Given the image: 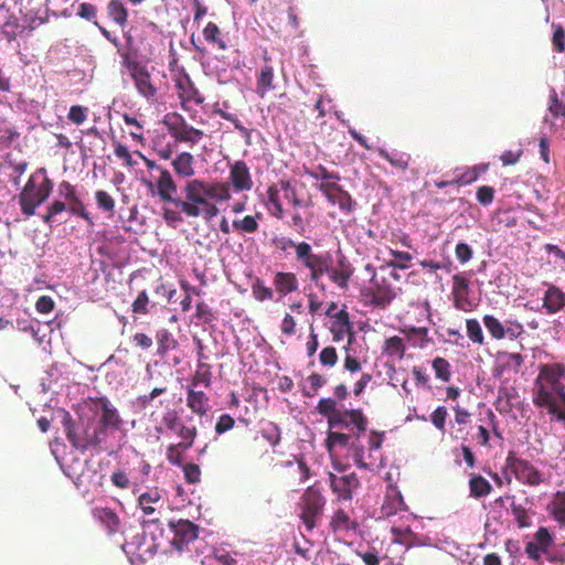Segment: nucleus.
<instances>
[{
  "mask_svg": "<svg viewBox=\"0 0 565 565\" xmlns=\"http://www.w3.org/2000/svg\"><path fill=\"white\" fill-rule=\"evenodd\" d=\"M355 268L349 258L340 250L337 253L335 265L332 266L330 259L327 262V271L330 281L342 290L349 288V282L354 275Z\"/></svg>",
  "mask_w": 565,
  "mask_h": 565,
  "instance_id": "10",
  "label": "nucleus"
},
{
  "mask_svg": "<svg viewBox=\"0 0 565 565\" xmlns=\"http://www.w3.org/2000/svg\"><path fill=\"white\" fill-rule=\"evenodd\" d=\"M252 295L255 300L259 302L269 301L274 299L275 289H271L265 285V282L256 277L252 284Z\"/></svg>",
  "mask_w": 565,
  "mask_h": 565,
  "instance_id": "43",
  "label": "nucleus"
},
{
  "mask_svg": "<svg viewBox=\"0 0 565 565\" xmlns=\"http://www.w3.org/2000/svg\"><path fill=\"white\" fill-rule=\"evenodd\" d=\"M23 29L24 28L19 23V19L14 15H10L2 25V35L7 41L12 42L17 40Z\"/></svg>",
  "mask_w": 565,
  "mask_h": 565,
  "instance_id": "47",
  "label": "nucleus"
},
{
  "mask_svg": "<svg viewBox=\"0 0 565 565\" xmlns=\"http://www.w3.org/2000/svg\"><path fill=\"white\" fill-rule=\"evenodd\" d=\"M99 404L102 407V415L97 425L102 428V434L106 437V429H118L121 424V419L117 409L111 406L106 397L99 398Z\"/></svg>",
  "mask_w": 565,
  "mask_h": 565,
  "instance_id": "25",
  "label": "nucleus"
},
{
  "mask_svg": "<svg viewBox=\"0 0 565 565\" xmlns=\"http://www.w3.org/2000/svg\"><path fill=\"white\" fill-rule=\"evenodd\" d=\"M162 424L168 430L173 431L178 437H180L182 443L194 444L198 436V428L195 426H186L183 424L175 411L167 412L162 417Z\"/></svg>",
  "mask_w": 565,
  "mask_h": 565,
  "instance_id": "21",
  "label": "nucleus"
},
{
  "mask_svg": "<svg viewBox=\"0 0 565 565\" xmlns=\"http://www.w3.org/2000/svg\"><path fill=\"white\" fill-rule=\"evenodd\" d=\"M406 345L404 339L397 335L387 338L382 347L383 355L402 361L405 356Z\"/></svg>",
  "mask_w": 565,
  "mask_h": 565,
  "instance_id": "32",
  "label": "nucleus"
},
{
  "mask_svg": "<svg viewBox=\"0 0 565 565\" xmlns=\"http://www.w3.org/2000/svg\"><path fill=\"white\" fill-rule=\"evenodd\" d=\"M202 33L204 40L216 45L218 50L225 51L227 49V44L222 36V31L216 23L209 22Z\"/></svg>",
  "mask_w": 565,
  "mask_h": 565,
  "instance_id": "38",
  "label": "nucleus"
},
{
  "mask_svg": "<svg viewBox=\"0 0 565 565\" xmlns=\"http://www.w3.org/2000/svg\"><path fill=\"white\" fill-rule=\"evenodd\" d=\"M168 200L162 203H170L179 209L189 218H203L209 222L220 214L218 204L226 203L232 199L230 184L225 181H207L205 179H192L182 185V196L178 195V184Z\"/></svg>",
  "mask_w": 565,
  "mask_h": 565,
  "instance_id": "1",
  "label": "nucleus"
},
{
  "mask_svg": "<svg viewBox=\"0 0 565 565\" xmlns=\"http://www.w3.org/2000/svg\"><path fill=\"white\" fill-rule=\"evenodd\" d=\"M137 154L142 159L146 168L150 171L158 172V177L154 181L156 193L160 201L168 200L170 198L169 192L175 190V180L170 170L158 164L154 160L147 158L142 152L137 151Z\"/></svg>",
  "mask_w": 565,
  "mask_h": 565,
  "instance_id": "9",
  "label": "nucleus"
},
{
  "mask_svg": "<svg viewBox=\"0 0 565 565\" xmlns=\"http://www.w3.org/2000/svg\"><path fill=\"white\" fill-rule=\"evenodd\" d=\"M329 482L338 499L343 501H350L353 497V491L360 487L359 478L354 472L342 476L329 473Z\"/></svg>",
  "mask_w": 565,
  "mask_h": 565,
  "instance_id": "19",
  "label": "nucleus"
},
{
  "mask_svg": "<svg viewBox=\"0 0 565 565\" xmlns=\"http://www.w3.org/2000/svg\"><path fill=\"white\" fill-rule=\"evenodd\" d=\"M371 282L372 287L367 292V296L371 297V302L375 307L386 308L396 297L392 285L385 278L377 280L375 277L372 278Z\"/></svg>",
  "mask_w": 565,
  "mask_h": 565,
  "instance_id": "22",
  "label": "nucleus"
},
{
  "mask_svg": "<svg viewBox=\"0 0 565 565\" xmlns=\"http://www.w3.org/2000/svg\"><path fill=\"white\" fill-rule=\"evenodd\" d=\"M138 508L142 511L147 520L142 521V526L154 524L159 519L154 516L156 512L163 507L162 491L158 487L149 488L146 492L141 493L137 500Z\"/></svg>",
  "mask_w": 565,
  "mask_h": 565,
  "instance_id": "14",
  "label": "nucleus"
},
{
  "mask_svg": "<svg viewBox=\"0 0 565 565\" xmlns=\"http://www.w3.org/2000/svg\"><path fill=\"white\" fill-rule=\"evenodd\" d=\"M379 154L384 160L388 161L393 167L399 170H406L409 164L411 156L407 153H391L385 149H380Z\"/></svg>",
  "mask_w": 565,
  "mask_h": 565,
  "instance_id": "44",
  "label": "nucleus"
},
{
  "mask_svg": "<svg viewBox=\"0 0 565 565\" xmlns=\"http://www.w3.org/2000/svg\"><path fill=\"white\" fill-rule=\"evenodd\" d=\"M518 398V392L514 387H500L498 397L494 402L495 409L500 414H509L514 408V402Z\"/></svg>",
  "mask_w": 565,
  "mask_h": 565,
  "instance_id": "30",
  "label": "nucleus"
},
{
  "mask_svg": "<svg viewBox=\"0 0 565 565\" xmlns=\"http://www.w3.org/2000/svg\"><path fill=\"white\" fill-rule=\"evenodd\" d=\"M330 526L333 530V532H349L355 530L358 523L351 520V518L344 510L339 509L334 512L330 522Z\"/></svg>",
  "mask_w": 565,
  "mask_h": 565,
  "instance_id": "36",
  "label": "nucleus"
},
{
  "mask_svg": "<svg viewBox=\"0 0 565 565\" xmlns=\"http://www.w3.org/2000/svg\"><path fill=\"white\" fill-rule=\"evenodd\" d=\"M550 514L562 526L565 527V491H557L548 504Z\"/></svg>",
  "mask_w": 565,
  "mask_h": 565,
  "instance_id": "35",
  "label": "nucleus"
},
{
  "mask_svg": "<svg viewBox=\"0 0 565 565\" xmlns=\"http://www.w3.org/2000/svg\"><path fill=\"white\" fill-rule=\"evenodd\" d=\"M554 33H553V46L554 50L558 53H563L565 51V30L562 25H553Z\"/></svg>",
  "mask_w": 565,
  "mask_h": 565,
  "instance_id": "64",
  "label": "nucleus"
},
{
  "mask_svg": "<svg viewBox=\"0 0 565 565\" xmlns=\"http://www.w3.org/2000/svg\"><path fill=\"white\" fill-rule=\"evenodd\" d=\"M194 162L195 159L192 153L188 151H183L178 153L172 160H171V167L174 172V174L180 179L192 180L194 179L193 175L195 174L194 169Z\"/></svg>",
  "mask_w": 565,
  "mask_h": 565,
  "instance_id": "24",
  "label": "nucleus"
},
{
  "mask_svg": "<svg viewBox=\"0 0 565 565\" xmlns=\"http://www.w3.org/2000/svg\"><path fill=\"white\" fill-rule=\"evenodd\" d=\"M369 419L361 408H345L338 415L333 430L337 428L348 429L351 435L361 436L367 430Z\"/></svg>",
  "mask_w": 565,
  "mask_h": 565,
  "instance_id": "12",
  "label": "nucleus"
},
{
  "mask_svg": "<svg viewBox=\"0 0 565 565\" xmlns=\"http://www.w3.org/2000/svg\"><path fill=\"white\" fill-rule=\"evenodd\" d=\"M262 218L260 213L255 215H246L243 218H236L232 222V227L241 234H254L258 231V220Z\"/></svg>",
  "mask_w": 565,
  "mask_h": 565,
  "instance_id": "37",
  "label": "nucleus"
},
{
  "mask_svg": "<svg viewBox=\"0 0 565 565\" xmlns=\"http://www.w3.org/2000/svg\"><path fill=\"white\" fill-rule=\"evenodd\" d=\"M469 280L463 274H456L452 276L451 296L454 306L461 311H471L473 308L472 301L469 299Z\"/></svg>",
  "mask_w": 565,
  "mask_h": 565,
  "instance_id": "20",
  "label": "nucleus"
},
{
  "mask_svg": "<svg viewBox=\"0 0 565 565\" xmlns=\"http://www.w3.org/2000/svg\"><path fill=\"white\" fill-rule=\"evenodd\" d=\"M158 354L163 356L167 352L174 350L178 342L173 339L167 329H161L157 332Z\"/></svg>",
  "mask_w": 565,
  "mask_h": 565,
  "instance_id": "46",
  "label": "nucleus"
},
{
  "mask_svg": "<svg viewBox=\"0 0 565 565\" xmlns=\"http://www.w3.org/2000/svg\"><path fill=\"white\" fill-rule=\"evenodd\" d=\"M565 365L563 363L542 364L532 387V402L535 407L545 409L552 419L565 424Z\"/></svg>",
  "mask_w": 565,
  "mask_h": 565,
  "instance_id": "2",
  "label": "nucleus"
},
{
  "mask_svg": "<svg viewBox=\"0 0 565 565\" xmlns=\"http://www.w3.org/2000/svg\"><path fill=\"white\" fill-rule=\"evenodd\" d=\"M193 446V444L191 443H178V444H171L168 446L167 448V460L169 461V463L173 465V466H183L182 465V461H183V456H182V452L183 451H186L188 449H190L191 447Z\"/></svg>",
  "mask_w": 565,
  "mask_h": 565,
  "instance_id": "42",
  "label": "nucleus"
},
{
  "mask_svg": "<svg viewBox=\"0 0 565 565\" xmlns=\"http://www.w3.org/2000/svg\"><path fill=\"white\" fill-rule=\"evenodd\" d=\"M358 435H350L342 431H327L324 440L326 448L332 452L334 447H347L352 452L354 463L364 470H371L374 466V460L367 462L364 458V446L360 441Z\"/></svg>",
  "mask_w": 565,
  "mask_h": 565,
  "instance_id": "5",
  "label": "nucleus"
},
{
  "mask_svg": "<svg viewBox=\"0 0 565 565\" xmlns=\"http://www.w3.org/2000/svg\"><path fill=\"white\" fill-rule=\"evenodd\" d=\"M467 337L469 340L478 345L484 343V337L480 322L477 319L466 320Z\"/></svg>",
  "mask_w": 565,
  "mask_h": 565,
  "instance_id": "50",
  "label": "nucleus"
},
{
  "mask_svg": "<svg viewBox=\"0 0 565 565\" xmlns=\"http://www.w3.org/2000/svg\"><path fill=\"white\" fill-rule=\"evenodd\" d=\"M534 540L525 545L526 556L541 564L542 555L547 554L548 550L554 545V536L547 527L541 526L534 534Z\"/></svg>",
  "mask_w": 565,
  "mask_h": 565,
  "instance_id": "16",
  "label": "nucleus"
},
{
  "mask_svg": "<svg viewBox=\"0 0 565 565\" xmlns=\"http://www.w3.org/2000/svg\"><path fill=\"white\" fill-rule=\"evenodd\" d=\"M96 204L99 210L113 214L115 212V200L114 198L104 190H98L95 193Z\"/></svg>",
  "mask_w": 565,
  "mask_h": 565,
  "instance_id": "54",
  "label": "nucleus"
},
{
  "mask_svg": "<svg viewBox=\"0 0 565 565\" xmlns=\"http://www.w3.org/2000/svg\"><path fill=\"white\" fill-rule=\"evenodd\" d=\"M504 498L508 500H511L510 508H511V512L514 516V520L518 524V527L525 529V527L531 526L532 521L527 513V510L522 504L515 502L514 495L508 494Z\"/></svg>",
  "mask_w": 565,
  "mask_h": 565,
  "instance_id": "39",
  "label": "nucleus"
},
{
  "mask_svg": "<svg viewBox=\"0 0 565 565\" xmlns=\"http://www.w3.org/2000/svg\"><path fill=\"white\" fill-rule=\"evenodd\" d=\"M93 514L104 525L109 535H114L120 531V519L113 509L96 508L94 509Z\"/></svg>",
  "mask_w": 565,
  "mask_h": 565,
  "instance_id": "28",
  "label": "nucleus"
},
{
  "mask_svg": "<svg viewBox=\"0 0 565 565\" xmlns=\"http://www.w3.org/2000/svg\"><path fill=\"white\" fill-rule=\"evenodd\" d=\"M328 259H330L329 254L313 253L309 243L306 246H301L299 255L296 257V260L308 270L309 280L317 286H319V281L326 275Z\"/></svg>",
  "mask_w": 565,
  "mask_h": 565,
  "instance_id": "8",
  "label": "nucleus"
},
{
  "mask_svg": "<svg viewBox=\"0 0 565 565\" xmlns=\"http://www.w3.org/2000/svg\"><path fill=\"white\" fill-rule=\"evenodd\" d=\"M306 173L315 180L321 182L340 181L341 177L337 172L329 171L324 166L319 164L313 170H306Z\"/></svg>",
  "mask_w": 565,
  "mask_h": 565,
  "instance_id": "51",
  "label": "nucleus"
},
{
  "mask_svg": "<svg viewBox=\"0 0 565 565\" xmlns=\"http://www.w3.org/2000/svg\"><path fill=\"white\" fill-rule=\"evenodd\" d=\"M390 254L395 258V260L387 263L390 267L398 269H407L409 267V263L413 259V256L409 253L391 248Z\"/></svg>",
  "mask_w": 565,
  "mask_h": 565,
  "instance_id": "55",
  "label": "nucleus"
},
{
  "mask_svg": "<svg viewBox=\"0 0 565 565\" xmlns=\"http://www.w3.org/2000/svg\"><path fill=\"white\" fill-rule=\"evenodd\" d=\"M186 406L198 416L203 417L210 411V398L203 391L186 387Z\"/></svg>",
  "mask_w": 565,
  "mask_h": 565,
  "instance_id": "26",
  "label": "nucleus"
},
{
  "mask_svg": "<svg viewBox=\"0 0 565 565\" xmlns=\"http://www.w3.org/2000/svg\"><path fill=\"white\" fill-rule=\"evenodd\" d=\"M169 526L173 532L172 545L182 551L184 546L198 539V526L189 520L170 521Z\"/></svg>",
  "mask_w": 565,
  "mask_h": 565,
  "instance_id": "17",
  "label": "nucleus"
},
{
  "mask_svg": "<svg viewBox=\"0 0 565 565\" xmlns=\"http://www.w3.org/2000/svg\"><path fill=\"white\" fill-rule=\"evenodd\" d=\"M182 215L184 214L177 207L174 210L170 207H164L162 210V217L164 222L171 227H175L178 224L183 222Z\"/></svg>",
  "mask_w": 565,
  "mask_h": 565,
  "instance_id": "60",
  "label": "nucleus"
},
{
  "mask_svg": "<svg viewBox=\"0 0 565 565\" xmlns=\"http://www.w3.org/2000/svg\"><path fill=\"white\" fill-rule=\"evenodd\" d=\"M565 307V292L554 286H548L543 297V308L547 313L553 315L561 311Z\"/></svg>",
  "mask_w": 565,
  "mask_h": 565,
  "instance_id": "27",
  "label": "nucleus"
},
{
  "mask_svg": "<svg viewBox=\"0 0 565 565\" xmlns=\"http://www.w3.org/2000/svg\"><path fill=\"white\" fill-rule=\"evenodd\" d=\"M280 191H282L279 186V182L276 184H271L268 186L266 194H267V202L266 206L268 207L270 214L276 217L277 220H281L285 215V211L282 207V203L280 201Z\"/></svg>",
  "mask_w": 565,
  "mask_h": 565,
  "instance_id": "33",
  "label": "nucleus"
},
{
  "mask_svg": "<svg viewBox=\"0 0 565 565\" xmlns=\"http://www.w3.org/2000/svg\"><path fill=\"white\" fill-rule=\"evenodd\" d=\"M433 369L438 380L443 382H449L451 377L450 363L441 358L437 356L433 360Z\"/></svg>",
  "mask_w": 565,
  "mask_h": 565,
  "instance_id": "52",
  "label": "nucleus"
},
{
  "mask_svg": "<svg viewBox=\"0 0 565 565\" xmlns=\"http://www.w3.org/2000/svg\"><path fill=\"white\" fill-rule=\"evenodd\" d=\"M507 466L513 471L515 478L524 484L536 487L543 481V475L539 469L527 460L515 457L512 452L508 455Z\"/></svg>",
  "mask_w": 565,
  "mask_h": 565,
  "instance_id": "11",
  "label": "nucleus"
},
{
  "mask_svg": "<svg viewBox=\"0 0 565 565\" xmlns=\"http://www.w3.org/2000/svg\"><path fill=\"white\" fill-rule=\"evenodd\" d=\"M273 286L279 297H286L287 295L298 291L299 280L297 275L292 271L277 270L273 274Z\"/></svg>",
  "mask_w": 565,
  "mask_h": 565,
  "instance_id": "23",
  "label": "nucleus"
},
{
  "mask_svg": "<svg viewBox=\"0 0 565 565\" xmlns=\"http://www.w3.org/2000/svg\"><path fill=\"white\" fill-rule=\"evenodd\" d=\"M307 244L308 243L305 241L295 242L290 237H279V238L274 239V245L276 246L277 249H279L281 252H287L289 248H294L295 257H297L299 255L301 246H306Z\"/></svg>",
  "mask_w": 565,
  "mask_h": 565,
  "instance_id": "56",
  "label": "nucleus"
},
{
  "mask_svg": "<svg viewBox=\"0 0 565 565\" xmlns=\"http://www.w3.org/2000/svg\"><path fill=\"white\" fill-rule=\"evenodd\" d=\"M67 210L85 220L89 225H94V221L90 214L87 212L84 202L78 198V195L74 196L70 201H67Z\"/></svg>",
  "mask_w": 565,
  "mask_h": 565,
  "instance_id": "49",
  "label": "nucleus"
},
{
  "mask_svg": "<svg viewBox=\"0 0 565 565\" xmlns=\"http://www.w3.org/2000/svg\"><path fill=\"white\" fill-rule=\"evenodd\" d=\"M230 189L235 192H247L253 189L254 182L249 168L243 160H237L230 166L228 182Z\"/></svg>",
  "mask_w": 565,
  "mask_h": 565,
  "instance_id": "18",
  "label": "nucleus"
},
{
  "mask_svg": "<svg viewBox=\"0 0 565 565\" xmlns=\"http://www.w3.org/2000/svg\"><path fill=\"white\" fill-rule=\"evenodd\" d=\"M319 361L323 366L332 367L338 362V353L335 348L326 347L321 350L319 354Z\"/></svg>",
  "mask_w": 565,
  "mask_h": 565,
  "instance_id": "61",
  "label": "nucleus"
},
{
  "mask_svg": "<svg viewBox=\"0 0 565 565\" xmlns=\"http://www.w3.org/2000/svg\"><path fill=\"white\" fill-rule=\"evenodd\" d=\"M483 324L493 339L502 340L505 337V327L494 316L486 315L483 317Z\"/></svg>",
  "mask_w": 565,
  "mask_h": 565,
  "instance_id": "48",
  "label": "nucleus"
},
{
  "mask_svg": "<svg viewBox=\"0 0 565 565\" xmlns=\"http://www.w3.org/2000/svg\"><path fill=\"white\" fill-rule=\"evenodd\" d=\"M128 68L137 92L147 100H154L158 89L148 68L139 62H130Z\"/></svg>",
  "mask_w": 565,
  "mask_h": 565,
  "instance_id": "15",
  "label": "nucleus"
},
{
  "mask_svg": "<svg viewBox=\"0 0 565 565\" xmlns=\"http://www.w3.org/2000/svg\"><path fill=\"white\" fill-rule=\"evenodd\" d=\"M178 87L181 89L179 97L182 102H194L196 105L204 103V96L191 83L188 87H183L181 84H179Z\"/></svg>",
  "mask_w": 565,
  "mask_h": 565,
  "instance_id": "53",
  "label": "nucleus"
},
{
  "mask_svg": "<svg viewBox=\"0 0 565 565\" xmlns=\"http://www.w3.org/2000/svg\"><path fill=\"white\" fill-rule=\"evenodd\" d=\"M326 499L320 490L316 487L306 489L298 503L300 510V519L306 525L307 530L311 531L317 521L323 515Z\"/></svg>",
  "mask_w": 565,
  "mask_h": 565,
  "instance_id": "6",
  "label": "nucleus"
},
{
  "mask_svg": "<svg viewBox=\"0 0 565 565\" xmlns=\"http://www.w3.org/2000/svg\"><path fill=\"white\" fill-rule=\"evenodd\" d=\"M469 490L472 498L480 499L491 493L492 486L484 477L472 473L469 479Z\"/></svg>",
  "mask_w": 565,
  "mask_h": 565,
  "instance_id": "34",
  "label": "nucleus"
},
{
  "mask_svg": "<svg viewBox=\"0 0 565 565\" xmlns=\"http://www.w3.org/2000/svg\"><path fill=\"white\" fill-rule=\"evenodd\" d=\"M107 13L109 18L120 26L126 24L128 11L121 0H110L107 4Z\"/></svg>",
  "mask_w": 565,
  "mask_h": 565,
  "instance_id": "41",
  "label": "nucleus"
},
{
  "mask_svg": "<svg viewBox=\"0 0 565 565\" xmlns=\"http://www.w3.org/2000/svg\"><path fill=\"white\" fill-rule=\"evenodd\" d=\"M67 210L66 203L60 200L53 201L46 209V213L42 216L45 224H50L53 217Z\"/></svg>",
  "mask_w": 565,
  "mask_h": 565,
  "instance_id": "59",
  "label": "nucleus"
},
{
  "mask_svg": "<svg viewBox=\"0 0 565 565\" xmlns=\"http://www.w3.org/2000/svg\"><path fill=\"white\" fill-rule=\"evenodd\" d=\"M53 182L45 177L41 183H36L35 177L31 175L18 195L21 212L26 217L35 214L36 207L43 204L50 196Z\"/></svg>",
  "mask_w": 565,
  "mask_h": 565,
  "instance_id": "4",
  "label": "nucleus"
},
{
  "mask_svg": "<svg viewBox=\"0 0 565 565\" xmlns=\"http://www.w3.org/2000/svg\"><path fill=\"white\" fill-rule=\"evenodd\" d=\"M307 381L310 384V391L303 390V395L307 397L315 396L318 393V391L327 383V379L319 373L310 374Z\"/></svg>",
  "mask_w": 565,
  "mask_h": 565,
  "instance_id": "57",
  "label": "nucleus"
},
{
  "mask_svg": "<svg viewBox=\"0 0 565 565\" xmlns=\"http://www.w3.org/2000/svg\"><path fill=\"white\" fill-rule=\"evenodd\" d=\"M274 68L271 65H264L257 77V93L264 96L267 92L274 89Z\"/></svg>",
  "mask_w": 565,
  "mask_h": 565,
  "instance_id": "40",
  "label": "nucleus"
},
{
  "mask_svg": "<svg viewBox=\"0 0 565 565\" xmlns=\"http://www.w3.org/2000/svg\"><path fill=\"white\" fill-rule=\"evenodd\" d=\"M163 125L175 142H185L190 146H194L204 136L202 130L190 126L184 117L177 113L166 115Z\"/></svg>",
  "mask_w": 565,
  "mask_h": 565,
  "instance_id": "7",
  "label": "nucleus"
},
{
  "mask_svg": "<svg viewBox=\"0 0 565 565\" xmlns=\"http://www.w3.org/2000/svg\"><path fill=\"white\" fill-rule=\"evenodd\" d=\"M279 186L284 191L285 199L296 209L302 206H309V204L305 203L302 199H300L298 191L291 184L289 180H280Z\"/></svg>",
  "mask_w": 565,
  "mask_h": 565,
  "instance_id": "45",
  "label": "nucleus"
},
{
  "mask_svg": "<svg viewBox=\"0 0 565 565\" xmlns=\"http://www.w3.org/2000/svg\"><path fill=\"white\" fill-rule=\"evenodd\" d=\"M87 107L73 105L70 108L67 118L75 125H82L87 118Z\"/></svg>",
  "mask_w": 565,
  "mask_h": 565,
  "instance_id": "63",
  "label": "nucleus"
},
{
  "mask_svg": "<svg viewBox=\"0 0 565 565\" xmlns=\"http://www.w3.org/2000/svg\"><path fill=\"white\" fill-rule=\"evenodd\" d=\"M184 479L188 483L194 484L201 481V469L195 463H185L182 466Z\"/></svg>",
  "mask_w": 565,
  "mask_h": 565,
  "instance_id": "62",
  "label": "nucleus"
},
{
  "mask_svg": "<svg viewBox=\"0 0 565 565\" xmlns=\"http://www.w3.org/2000/svg\"><path fill=\"white\" fill-rule=\"evenodd\" d=\"M62 425L72 447L81 452L99 448L106 439L102 434V428L93 418L81 416L75 420L68 412H64Z\"/></svg>",
  "mask_w": 565,
  "mask_h": 565,
  "instance_id": "3",
  "label": "nucleus"
},
{
  "mask_svg": "<svg viewBox=\"0 0 565 565\" xmlns=\"http://www.w3.org/2000/svg\"><path fill=\"white\" fill-rule=\"evenodd\" d=\"M381 510L385 516H391L398 511H407V505L401 492L396 489H392L387 492Z\"/></svg>",
  "mask_w": 565,
  "mask_h": 565,
  "instance_id": "31",
  "label": "nucleus"
},
{
  "mask_svg": "<svg viewBox=\"0 0 565 565\" xmlns=\"http://www.w3.org/2000/svg\"><path fill=\"white\" fill-rule=\"evenodd\" d=\"M316 409L321 416L327 418L328 431H334L333 424L338 415L341 413L338 408L337 401L331 397H323L318 402Z\"/></svg>",
  "mask_w": 565,
  "mask_h": 565,
  "instance_id": "29",
  "label": "nucleus"
},
{
  "mask_svg": "<svg viewBox=\"0 0 565 565\" xmlns=\"http://www.w3.org/2000/svg\"><path fill=\"white\" fill-rule=\"evenodd\" d=\"M448 416L447 408L445 406H438L430 415V422L441 433L446 430V419Z\"/></svg>",
  "mask_w": 565,
  "mask_h": 565,
  "instance_id": "58",
  "label": "nucleus"
},
{
  "mask_svg": "<svg viewBox=\"0 0 565 565\" xmlns=\"http://www.w3.org/2000/svg\"><path fill=\"white\" fill-rule=\"evenodd\" d=\"M318 189L330 204L338 205L342 212L349 214L354 211L356 205L354 200L347 190L338 184V181L321 182Z\"/></svg>",
  "mask_w": 565,
  "mask_h": 565,
  "instance_id": "13",
  "label": "nucleus"
}]
</instances>
